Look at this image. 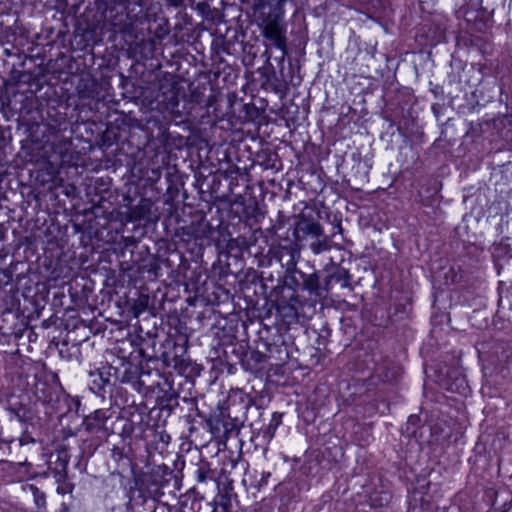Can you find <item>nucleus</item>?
Returning <instances> with one entry per match:
<instances>
[{
	"label": "nucleus",
	"mask_w": 512,
	"mask_h": 512,
	"mask_svg": "<svg viewBox=\"0 0 512 512\" xmlns=\"http://www.w3.org/2000/svg\"><path fill=\"white\" fill-rule=\"evenodd\" d=\"M25 491L33 496L34 503L38 509H45L46 507V495L40 491L38 487L33 484H28L25 487Z\"/></svg>",
	"instance_id": "nucleus-17"
},
{
	"label": "nucleus",
	"mask_w": 512,
	"mask_h": 512,
	"mask_svg": "<svg viewBox=\"0 0 512 512\" xmlns=\"http://www.w3.org/2000/svg\"><path fill=\"white\" fill-rule=\"evenodd\" d=\"M167 2L173 7H180L183 5L184 0H167Z\"/></svg>",
	"instance_id": "nucleus-27"
},
{
	"label": "nucleus",
	"mask_w": 512,
	"mask_h": 512,
	"mask_svg": "<svg viewBox=\"0 0 512 512\" xmlns=\"http://www.w3.org/2000/svg\"><path fill=\"white\" fill-rule=\"evenodd\" d=\"M44 146H50L54 152L62 153L60 146H67L68 142L60 133L59 129L54 125H47L43 133Z\"/></svg>",
	"instance_id": "nucleus-12"
},
{
	"label": "nucleus",
	"mask_w": 512,
	"mask_h": 512,
	"mask_svg": "<svg viewBox=\"0 0 512 512\" xmlns=\"http://www.w3.org/2000/svg\"><path fill=\"white\" fill-rule=\"evenodd\" d=\"M213 512H231L226 508H222L219 505H214Z\"/></svg>",
	"instance_id": "nucleus-29"
},
{
	"label": "nucleus",
	"mask_w": 512,
	"mask_h": 512,
	"mask_svg": "<svg viewBox=\"0 0 512 512\" xmlns=\"http://www.w3.org/2000/svg\"><path fill=\"white\" fill-rule=\"evenodd\" d=\"M285 243L273 240L268 246L258 245V283L263 293L270 289L274 295L277 289L288 286L289 275L298 270L299 245L287 239Z\"/></svg>",
	"instance_id": "nucleus-2"
},
{
	"label": "nucleus",
	"mask_w": 512,
	"mask_h": 512,
	"mask_svg": "<svg viewBox=\"0 0 512 512\" xmlns=\"http://www.w3.org/2000/svg\"><path fill=\"white\" fill-rule=\"evenodd\" d=\"M209 472H210V468H209L208 463L200 464L196 470L197 481L200 483L205 482L208 479Z\"/></svg>",
	"instance_id": "nucleus-23"
},
{
	"label": "nucleus",
	"mask_w": 512,
	"mask_h": 512,
	"mask_svg": "<svg viewBox=\"0 0 512 512\" xmlns=\"http://www.w3.org/2000/svg\"><path fill=\"white\" fill-rule=\"evenodd\" d=\"M281 418H282V414L273 413L270 423H269L267 429L264 431V435H263V437L267 441H270L273 438L277 427L281 423Z\"/></svg>",
	"instance_id": "nucleus-22"
},
{
	"label": "nucleus",
	"mask_w": 512,
	"mask_h": 512,
	"mask_svg": "<svg viewBox=\"0 0 512 512\" xmlns=\"http://www.w3.org/2000/svg\"><path fill=\"white\" fill-rule=\"evenodd\" d=\"M443 275L446 285L458 283L462 279V274L460 273L459 266H449V268L447 269V271L443 273Z\"/></svg>",
	"instance_id": "nucleus-21"
},
{
	"label": "nucleus",
	"mask_w": 512,
	"mask_h": 512,
	"mask_svg": "<svg viewBox=\"0 0 512 512\" xmlns=\"http://www.w3.org/2000/svg\"><path fill=\"white\" fill-rule=\"evenodd\" d=\"M286 0H258V13L262 23L261 27L264 45L263 56L266 62L271 58L270 50L275 48L279 55L275 59L284 60L287 54L286 23L284 21V2Z\"/></svg>",
	"instance_id": "nucleus-3"
},
{
	"label": "nucleus",
	"mask_w": 512,
	"mask_h": 512,
	"mask_svg": "<svg viewBox=\"0 0 512 512\" xmlns=\"http://www.w3.org/2000/svg\"><path fill=\"white\" fill-rule=\"evenodd\" d=\"M327 295L334 285H340L341 288L350 287L351 275L349 271L339 265H335L326 271L324 276Z\"/></svg>",
	"instance_id": "nucleus-11"
},
{
	"label": "nucleus",
	"mask_w": 512,
	"mask_h": 512,
	"mask_svg": "<svg viewBox=\"0 0 512 512\" xmlns=\"http://www.w3.org/2000/svg\"><path fill=\"white\" fill-rule=\"evenodd\" d=\"M318 213H301L295 223L293 235L295 242L300 245L308 238L314 239L323 236V228L320 225Z\"/></svg>",
	"instance_id": "nucleus-7"
},
{
	"label": "nucleus",
	"mask_w": 512,
	"mask_h": 512,
	"mask_svg": "<svg viewBox=\"0 0 512 512\" xmlns=\"http://www.w3.org/2000/svg\"><path fill=\"white\" fill-rule=\"evenodd\" d=\"M209 430L215 439H227L229 434L234 430V423L223 412L214 413L207 420Z\"/></svg>",
	"instance_id": "nucleus-9"
},
{
	"label": "nucleus",
	"mask_w": 512,
	"mask_h": 512,
	"mask_svg": "<svg viewBox=\"0 0 512 512\" xmlns=\"http://www.w3.org/2000/svg\"><path fill=\"white\" fill-rule=\"evenodd\" d=\"M269 476H270V473H263L261 481L258 483V486H260L262 484H266Z\"/></svg>",
	"instance_id": "nucleus-28"
},
{
	"label": "nucleus",
	"mask_w": 512,
	"mask_h": 512,
	"mask_svg": "<svg viewBox=\"0 0 512 512\" xmlns=\"http://www.w3.org/2000/svg\"><path fill=\"white\" fill-rule=\"evenodd\" d=\"M261 142V149L258 150V165L264 170H277L279 163L278 155L274 151L264 148Z\"/></svg>",
	"instance_id": "nucleus-14"
},
{
	"label": "nucleus",
	"mask_w": 512,
	"mask_h": 512,
	"mask_svg": "<svg viewBox=\"0 0 512 512\" xmlns=\"http://www.w3.org/2000/svg\"><path fill=\"white\" fill-rule=\"evenodd\" d=\"M234 497L233 489L226 488L224 491H220L218 495L215 497L213 504L219 505L222 508H226L231 511L232 509V499Z\"/></svg>",
	"instance_id": "nucleus-16"
},
{
	"label": "nucleus",
	"mask_w": 512,
	"mask_h": 512,
	"mask_svg": "<svg viewBox=\"0 0 512 512\" xmlns=\"http://www.w3.org/2000/svg\"><path fill=\"white\" fill-rule=\"evenodd\" d=\"M178 95V82L172 74L166 73L159 79L157 93L150 105L159 112L174 113L179 105Z\"/></svg>",
	"instance_id": "nucleus-4"
},
{
	"label": "nucleus",
	"mask_w": 512,
	"mask_h": 512,
	"mask_svg": "<svg viewBox=\"0 0 512 512\" xmlns=\"http://www.w3.org/2000/svg\"><path fill=\"white\" fill-rule=\"evenodd\" d=\"M258 82H260L261 88L266 92H273L278 95L279 98L284 96V84L281 80L276 77L274 67L272 65L258 68Z\"/></svg>",
	"instance_id": "nucleus-8"
},
{
	"label": "nucleus",
	"mask_w": 512,
	"mask_h": 512,
	"mask_svg": "<svg viewBox=\"0 0 512 512\" xmlns=\"http://www.w3.org/2000/svg\"><path fill=\"white\" fill-rule=\"evenodd\" d=\"M311 240L312 241L310 242L309 247L314 254H320L330 249L329 238L324 234L321 237H317Z\"/></svg>",
	"instance_id": "nucleus-18"
},
{
	"label": "nucleus",
	"mask_w": 512,
	"mask_h": 512,
	"mask_svg": "<svg viewBox=\"0 0 512 512\" xmlns=\"http://www.w3.org/2000/svg\"><path fill=\"white\" fill-rule=\"evenodd\" d=\"M259 104H260V106H258V114H257V117H258V131L260 130V126H261L262 121H263V117L261 116L260 111H264L266 109V107L268 106V100L266 98H260Z\"/></svg>",
	"instance_id": "nucleus-24"
},
{
	"label": "nucleus",
	"mask_w": 512,
	"mask_h": 512,
	"mask_svg": "<svg viewBox=\"0 0 512 512\" xmlns=\"http://www.w3.org/2000/svg\"><path fill=\"white\" fill-rule=\"evenodd\" d=\"M108 419L106 412L103 410H96L92 414L85 417L83 426L88 432H98L105 426V422Z\"/></svg>",
	"instance_id": "nucleus-13"
},
{
	"label": "nucleus",
	"mask_w": 512,
	"mask_h": 512,
	"mask_svg": "<svg viewBox=\"0 0 512 512\" xmlns=\"http://www.w3.org/2000/svg\"><path fill=\"white\" fill-rule=\"evenodd\" d=\"M432 92L434 93V95H435L436 97L443 95V91H442L441 87H439V86H436V87L432 90Z\"/></svg>",
	"instance_id": "nucleus-30"
},
{
	"label": "nucleus",
	"mask_w": 512,
	"mask_h": 512,
	"mask_svg": "<svg viewBox=\"0 0 512 512\" xmlns=\"http://www.w3.org/2000/svg\"><path fill=\"white\" fill-rule=\"evenodd\" d=\"M330 336V329L327 324L323 325L318 338V344H324V340Z\"/></svg>",
	"instance_id": "nucleus-25"
},
{
	"label": "nucleus",
	"mask_w": 512,
	"mask_h": 512,
	"mask_svg": "<svg viewBox=\"0 0 512 512\" xmlns=\"http://www.w3.org/2000/svg\"><path fill=\"white\" fill-rule=\"evenodd\" d=\"M294 284L296 287L307 291L314 302H321L328 297L324 277L319 272L305 273L301 270H295L289 275L288 286Z\"/></svg>",
	"instance_id": "nucleus-5"
},
{
	"label": "nucleus",
	"mask_w": 512,
	"mask_h": 512,
	"mask_svg": "<svg viewBox=\"0 0 512 512\" xmlns=\"http://www.w3.org/2000/svg\"><path fill=\"white\" fill-rule=\"evenodd\" d=\"M246 482H247V480L244 478L243 479V484L246 485Z\"/></svg>",
	"instance_id": "nucleus-33"
},
{
	"label": "nucleus",
	"mask_w": 512,
	"mask_h": 512,
	"mask_svg": "<svg viewBox=\"0 0 512 512\" xmlns=\"http://www.w3.org/2000/svg\"><path fill=\"white\" fill-rule=\"evenodd\" d=\"M391 494L389 492H374L370 495L371 506L383 507L391 501Z\"/></svg>",
	"instance_id": "nucleus-20"
},
{
	"label": "nucleus",
	"mask_w": 512,
	"mask_h": 512,
	"mask_svg": "<svg viewBox=\"0 0 512 512\" xmlns=\"http://www.w3.org/2000/svg\"><path fill=\"white\" fill-rule=\"evenodd\" d=\"M337 228H338L340 231L342 230L341 225H340L339 223L337 224Z\"/></svg>",
	"instance_id": "nucleus-32"
},
{
	"label": "nucleus",
	"mask_w": 512,
	"mask_h": 512,
	"mask_svg": "<svg viewBox=\"0 0 512 512\" xmlns=\"http://www.w3.org/2000/svg\"><path fill=\"white\" fill-rule=\"evenodd\" d=\"M409 509L412 512L430 510V497L420 490H415L410 496Z\"/></svg>",
	"instance_id": "nucleus-15"
},
{
	"label": "nucleus",
	"mask_w": 512,
	"mask_h": 512,
	"mask_svg": "<svg viewBox=\"0 0 512 512\" xmlns=\"http://www.w3.org/2000/svg\"><path fill=\"white\" fill-rule=\"evenodd\" d=\"M263 305L258 308V364L280 353L278 345L281 330H289L300 323L301 315L295 306V290L291 286H283L274 293L270 289L263 293Z\"/></svg>",
	"instance_id": "nucleus-1"
},
{
	"label": "nucleus",
	"mask_w": 512,
	"mask_h": 512,
	"mask_svg": "<svg viewBox=\"0 0 512 512\" xmlns=\"http://www.w3.org/2000/svg\"><path fill=\"white\" fill-rule=\"evenodd\" d=\"M154 204L149 198H141L137 205L131 207L127 214V220L131 222L145 220L152 222L157 220V215L153 213Z\"/></svg>",
	"instance_id": "nucleus-10"
},
{
	"label": "nucleus",
	"mask_w": 512,
	"mask_h": 512,
	"mask_svg": "<svg viewBox=\"0 0 512 512\" xmlns=\"http://www.w3.org/2000/svg\"><path fill=\"white\" fill-rule=\"evenodd\" d=\"M10 412L19 420V421H24V418H25V415L24 413L22 414L21 413V410H15L13 408L10 409Z\"/></svg>",
	"instance_id": "nucleus-26"
},
{
	"label": "nucleus",
	"mask_w": 512,
	"mask_h": 512,
	"mask_svg": "<svg viewBox=\"0 0 512 512\" xmlns=\"http://www.w3.org/2000/svg\"><path fill=\"white\" fill-rule=\"evenodd\" d=\"M149 306V296L146 294H140L132 304V312L135 317H139Z\"/></svg>",
	"instance_id": "nucleus-19"
},
{
	"label": "nucleus",
	"mask_w": 512,
	"mask_h": 512,
	"mask_svg": "<svg viewBox=\"0 0 512 512\" xmlns=\"http://www.w3.org/2000/svg\"><path fill=\"white\" fill-rule=\"evenodd\" d=\"M280 211L273 209L268 210L266 204L258 203V241L262 240L265 246H268L273 240H278L276 231L281 228L282 224L275 221L274 217L279 215Z\"/></svg>",
	"instance_id": "nucleus-6"
},
{
	"label": "nucleus",
	"mask_w": 512,
	"mask_h": 512,
	"mask_svg": "<svg viewBox=\"0 0 512 512\" xmlns=\"http://www.w3.org/2000/svg\"><path fill=\"white\" fill-rule=\"evenodd\" d=\"M441 106L439 104H433L432 105V111L433 113L438 116L440 113Z\"/></svg>",
	"instance_id": "nucleus-31"
}]
</instances>
